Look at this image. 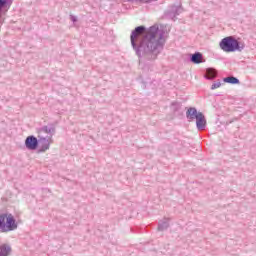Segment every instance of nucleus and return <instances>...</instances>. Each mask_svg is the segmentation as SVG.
<instances>
[{
  "label": "nucleus",
  "instance_id": "nucleus-1",
  "mask_svg": "<svg viewBox=\"0 0 256 256\" xmlns=\"http://www.w3.org/2000/svg\"><path fill=\"white\" fill-rule=\"evenodd\" d=\"M165 30L160 29L155 24L149 28L141 25L132 30L130 35V43L133 51L138 59H146V61H155L166 43Z\"/></svg>",
  "mask_w": 256,
  "mask_h": 256
},
{
  "label": "nucleus",
  "instance_id": "nucleus-2",
  "mask_svg": "<svg viewBox=\"0 0 256 256\" xmlns=\"http://www.w3.org/2000/svg\"><path fill=\"white\" fill-rule=\"evenodd\" d=\"M220 49L225 53H235V51H243L245 49V42L239 41L235 36H227L223 38L220 43Z\"/></svg>",
  "mask_w": 256,
  "mask_h": 256
},
{
  "label": "nucleus",
  "instance_id": "nucleus-3",
  "mask_svg": "<svg viewBox=\"0 0 256 256\" xmlns=\"http://www.w3.org/2000/svg\"><path fill=\"white\" fill-rule=\"evenodd\" d=\"M19 227L15 216L11 213L0 214V232L9 233V231H15Z\"/></svg>",
  "mask_w": 256,
  "mask_h": 256
},
{
  "label": "nucleus",
  "instance_id": "nucleus-4",
  "mask_svg": "<svg viewBox=\"0 0 256 256\" xmlns=\"http://www.w3.org/2000/svg\"><path fill=\"white\" fill-rule=\"evenodd\" d=\"M51 138L38 136V153H45L46 151H49V148L51 147Z\"/></svg>",
  "mask_w": 256,
  "mask_h": 256
},
{
  "label": "nucleus",
  "instance_id": "nucleus-5",
  "mask_svg": "<svg viewBox=\"0 0 256 256\" xmlns=\"http://www.w3.org/2000/svg\"><path fill=\"white\" fill-rule=\"evenodd\" d=\"M25 147L28 151H35L39 147V139L34 135H30L25 139Z\"/></svg>",
  "mask_w": 256,
  "mask_h": 256
},
{
  "label": "nucleus",
  "instance_id": "nucleus-6",
  "mask_svg": "<svg viewBox=\"0 0 256 256\" xmlns=\"http://www.w3.org/2000/svg\"><path fill=\"white\" fill-rule=\"evenodd\" d=\"M207 127V119L205 118V114L203 112L196 118V129L198 131H205Z\"/></svg>",
  "mask_w": 256,
  "mask_h": 256
},
{
  "label": "nucleus",
  "instance_id": "nucleus-7",
  "mask_svg": "<svg viewBox=\"0 0 256 256\" xmlns=\"http://www.w3.org/2000/svg\"><path fill=\"white\" fill-rule=\"evenodd\" d=\"M203 112L197 111L195 107H189L186 111V118L188 121H195Z\"/></svg>",
  "mask_w": 256,
  "mask_h": 256
},
{
  "label": "nucleus",
  "instance_id": "nucleus-8",
  "mask_svg": "<svg viewBox=\"0 0 256 256\" xmlns=\"http://www.w3.org/2000/svg\"><path fill=\"white\" fill-rule=\"evenodd\" d=\"M190 62L194 63V65H200V63H205V58H203V54L201 52H195L190 54Z\"/></svg>",
  "mask_w": 256,
  "mask_h": 256
},
{
  "label": "nucleus",
  "instance_id": "nucleus-9",
  "mask_svg": "<svg viewBox=\"0 0 256 256\" xmlns=\"http://www.w3.org/2000/svg\"><path fill=\"white\" fill-rule=\"evenodd\" d=\"M39 133H46L48 138L52 139L53 135H55V125L48 124L47 126H43L39 129Z\"/></svg>",
  "mask_w": 256,
  "mask_h": 256
},
{
  "label": "nucleus",
  "instance_id": "nucleus-10",
  "mask_svg": "<svg viewBox=\"0 0 256 256\" xmlns=\"http://www.w3.org/2000/svg\"><path fill=\"white\" fill-rule=\"evenodd\" d=\"M165 15L169 17V19H175L177 15H179V7L172 6L170 10L166 11Z\"/></svg>",
  "mask_w": 256,
  "mask_h": 256
},
{
  "label": "nucleus",
  "instance_id": "nucleus-11",
  "mask_svg": "<svg viewBox=\"0 0 256 256\" xmlns=\"http://www.w3.org/2000/svg\"><path fill=\"white\" fill-rule=\"evenodd\" d=\"M11 3L9 0H0V18L3 17V9H10Z\"/></svg>",
  "mask_w": 256,
  "mask_h": 256
},
{
  "label": "nucleus",
  "instance_id": "nucleus-12",
  "mask_svg": "<svg viewBox=\"0 0 256 256\" xmlns=\"http://www.w3.org/2000/svg\"><path fill=\"white\" fill-rule=\"evenodd\" d=\"M11 253V246L9 244L0 245V256H9Z\"/></svg>",
  "mask_w": 256,
  "mask_h": 256
},
{
  "label": "nucleus",
  "instance_id": "nucleus-13",
  "mask_svg": "<svg viewBox=\"0 0 256 256\" xmlns=\"http://www.w3.org/2000/svg\"><path fill=\"white\" fill-rule=\"evenodd\" d=\"M206 79H208L209 81H213V79H215V77H217V70H215L214 68H208L206 70V75H205Z\"/></svg>",
  "mask_w": 256,
  "mask_h": 256
},
{
  "label": "nucleus",
  "instance_id": "nucleus-14",
  "mask_svg": "<svg viewBox=\"0 0 256 256\" xmlns=\"http://www.w3.org/2000/svg\"><path fill=\"white\" fill-rule=\"evenodd\" d=\"M224 83H229L230 85H239L240 81L237 77L228 76L223 79Z\"/></svg>",
  "mask_w": 256,
  "mask_h": 256
},
{
  "label": "nucleus",
  "instance_id": "nucleus-15",
  "mask_svg": "<svg viewBox=\"0 0 256 256\" xmlns=\"http://www.w3.org/2000/svg\"><path fill=\"white\" fill-rule=\"evenodd\" d=\"M182 107H183V104H181V102H172L171 104V109L175 114L179 113Z\"/></svg>",
  "mask_w": 256,
  "mask_h": 256
},
{
  "label": "nucleus",
  "instance_id": "nucleus-16",
  "mask_svg": "<svg viewBox=\"0 0 256 256\" xmlns=\"http://www.w3.org/2000/svg\"><path fill=\"white\" fill-rule=\"evenodd\" d=\"M169 229V222L167 221H161L158 224V231H165Z\"/></svg>",
  "mask_w": 256,
  "mask_h": 256
},
{
  "label": "nucleus",
  "instance_id": "nucleus-17",
  "mask_svg": "<svg viewBox=\"0 0 256 256\" xmlns=\"http://www.w3.org/2000/svg\"><path fill=\"white\" fill-rule=\"evenodd\" d=\"M219 87H221V82H216V83L212 84L211 89L212 90L219 89Z\"/></svg>",
  "mask_w": 256,
  "mask_h": 256
},
{
  "label": "nucleus",
  "instance_id": "nucleus-18",
  "mask_svg": "<svg viewBox=\"0 0 256 256\" xmlns=\"http://www.w3.org/2000/svg\"><path fill=\"white\" fill-rule=\"evenodd\" d=\"M70 21H72V23H77V17L70 15Z\"/></svg>",
  "mask_w": 256,
  "mask_h": 256
}]
</instances>
